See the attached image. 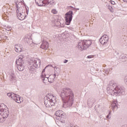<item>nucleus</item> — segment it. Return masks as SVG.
<instances>
[{
    "label": "nucleus",
    "instance_id": "a18cd8bd",
    "mask_svg": "<svg viewBox=\"0 0 127 127\" xmlns=\"http://www.w3.org/2000/svg\"><path fill=\"white\" fill-rule=\"evenodd\" d=\"M123 127H127V125L124 126Z\"/></svg>",
    "mask_w": 127,
    "mask_h": 127
},
{
    "label": "nucleus",
    "instance_id": "dca6fc26",
    "mask_svg": "<svg viewBox=\"0 0 127 127\" xmlns=\"http://www.w3.org/2000/svg\"><path fill=\"white\" fill-rule=\"evenodd\" d=\"M17 12V16L20 20H23V19H25V16L22 15L21 13L19 12V10H16Z\"/></svg>",
    "mask_w": 127,
    "mask_h": 127
},
{
    "label": "nucleus",
    "instance_id": "39448f33",
    "mask_svg": "<svg viewBox=\"0 0 127 127\" xmlns=\"http://www.w3.org/2000/svg\"><path fill=\"white\" fill-rule=\"evenodd\" d=\"M7 95L8 96L9 98H11L14 101H15L16 103L20 104L23 101V98L19 96V95L14 94V93H8Z\"/></svg>",
    "mask_w": 127,
    "mask_h": 127
},
{
    "label": "nucleus",
    "instance_id": "c756f323",
    "mask_svg": "<svg viewBox=\"0 0 127 127\" xmlns=\"http://www.w3.org/2000/svg\"><path fill=\"white\" fill-rule=\"evenodd\" d=\"M107 7L108 9L110 10V11L113 12V7H112L111 6L108 5Z\"/></svg>",
    "mask_w": 127,
    "mask_h": 127
},
{
    "label": "nucleus",
    "instance_id": "ea45409f",
    "mask_svg": "<svg viewBox=\"0 0 127 127\" xmlns=\"http://www.w3.org/2000/svg\"><path fill=\"white\" fill-rule=\"evenodd\" d=\"M56 22H57L58 24H60V22L59 21L57 22V21H56L55 23H56Z\"/></svg>",
    "mask_w": 127,
    "mask_h": 127
},
{
    "label": "nucleus",
    "instance_id": "5701e85b",
    "mask_svg": "<svg viewBox=\"0 0 127 127\" xmlns=\"http://www.w3.org/2000/svg\"><path fill=\"white\" fill-rule=\"evenodd\" d=\"M48 99H49L51 103H54V101L56 100V97H55V96H53V95H50V97H49Z\"/></svg>",
    "mask_w": 127,
    "mask_h": 127
},
{
    "label": "nucleus",
    "instance_id": "49530a36",
    "mask_svg": "<svg viewBox=\"0 0 127 127\" xmlns=\"http://www.w3.org/2000/svg\"><path fill=\"white\" fill-rule=\"evenodd\" d=\"M46 78H49V77L46 76Z\"/></svg>",
    "mask_w": 127,
    "mask_h": 127
},
{
    "label": "nucleus",
    "instance_id": "a878e982",
    "mask_svg": "<svg viewBox=\"0 0 127 127\" xmlns=\"http://www.w3.org/2000/svg\"><path fill=\"white\" fill-rule=\"evenodd\" d=\"M111 116H112V112L110 111L109 113V114L107 116H106L107 120H110V119H111Z\"/></svg>",
    "mask_w": 127,
    "mask_h": 127
},
{
    "label": "nucleus",
    "instance_id": "c9c22d12",
    "mask_svg": "<svg viewBox=\"0 0 127 127\" xmlns=\"http://www.w3.org/2000/svg\"><path fill=\"white\" fill-rule=\"evenodd\" d=\"M110 2L112 4H116V3L114 1H113V0H111L110 1Z\"/></svg>",
    "mask_w": 127,
    "mask_h": 127
},
{
    "label": "nucleus",
    "instance_id": "6e6552de",
    "mask_svg": "<svg viewBox=\"0 0 127 127\" xmlns=\"http://www.w3.org/2000/svg\"><path fill=\"white\" fill-rule=\"evenodd\" d=\"M109 39H110L109 36H108L107 35H104L100 39V42L103 45H105V44H107V43H108Z\"/></svg>",
    "mask_w": 127,
    "mask_h": 127
},
{
    "label": "nucleus",
    "instance_id": "412c9836",
    "mask_svg": "<svg viewBox=\"0 0 127 127\" xmlns=\"http://www.w3.org/2000/svg\"><path fill=\"white\" fill-rule=\"evenodd\" d=\"M25 41H26L29 45H30V44H33V42H32L31 38H25Z\"/></svg>",
    "mask_w": 127,
    "mask_h": 127
},
{
    "label": "nucleus",
    "instance_id": "c03bdc74",
    "mask_svg": "<svg viewBox=\"0 0 127 127\" xmlns=\"http://www.w3.org/2000/svg\"><path fill=\"white\" fill-rule=\"evenodd\" d=\"M48 97L47 96L45 97V99H48Z\"/></svg>",
    "mask_w": 127,
    "mask_h": 127
},
{
    "label": "nucleus",
    "instance_id": "e433bc0d",
    "mask_svg": "<svg viewBox=\"0 0 127 127\" xmlns=\"http://www.w3.org/2000/svg\"><path fill=\"white\" fill-rule=\"evenodd\" d=\"M67 62H68V60H65L64 61V63H65V64L67 63Z\"/></svg>",
    "mask_w": 127,
    "mask_h": 127
},
{
    "label": "nucleus",
    "instance_id": "f8f14e48",
    "mask_svg": "<svg viewBox=\"0 0 127 127\" xmlns=\"http://www.w3.org/2000/svg\"><path fill=\"white\" fill-rule=\"evenodd\" d=\"M44 104L47 108H50L55 105V103L51 102L49 99L45 100L44 101Z\"/></svg>",
    "mask_w": 127,
    "mask_h": 127
},
{
    "label": "nucleus",
    "instance_id": "a19ab883",
    "mask_svg": "<svg viewBox=\"0 0 127 127\" xmlns=\"http://www.w3.org/2000/svg\"><path fill=\"white\" fill-rule=\"evenodd\" d=\"M87 58H92V56H88Z\"/></svg>",
    "mask_w": 127,
    "mask_h": 127
},
{
    "label": "nucleus",
    "instance_id": "b1692460",
    "mask_svg": "<svg viewBox=\"0 0 127 127\" xmlns=\"http://www.w3.org/2000/svg\"><path fill=\"white\" fill-rule=\"evenodd\" d=\"M51 64H49L48 65L46 66V67L43 70L42 72V78H44V76H45V73H44V72H45V69L47 68V67H49V66H51Z\"/></svg>",
    "mask_w": 127,
    "mask_h": 127
},
{
    "label": "nucleus",
    "instance_id": "f257e3e1",
    "mask_svg": "<svg viewBox=\"0 0 127 127\" xmlns=\"http://www.w3.org/2000/svg\"><path fill=\"white\" fill-rule=\"evenodd\" d=\"M60 96L64 103V106L65 107H72L74 104V93L72 89L69 88H63L61 91Z\"/></svg>",
    "mask_w": 127,
    "mask_h": 127
},
{
    "label": "nucleus",
    "instance_id": "603ef678",
    "mask_svg": "<svg viewBox=\"0 0 127 127\" xmlns=\"http://www.w3.org/2000/svg\"><path fill=\"white\" fill-rule=\"evenodd\" d=\"M71 127H73V126H71Z\"/></svg>",
    "mask_w": 127,
    "mask_h": 127
},
{
    "label": "nucleus",
    "instance_id": "f704fd0d",
    "mask_svg": "<svg viewBox=\"0 0 127 127\" xmlns=\"http://www.w3.org/2000/svg\"><path fill=\"white\" fill-rule=\"evenodd\" d=\"M38 0H39V2H40V0H35V2H36V4H37V5L39 4Z\"/></svg>",
    "mask_w": 127,
    "mask_h": 127
},
{
    "label": "nucleus",
    "instance_id": "cd10ccee",
    "mask_svg": "<svg viewBox=\"0 0 127 127\" xmlns=\"http://www.w3.org/2000/svg\"><path fill=\"white\" fill-rule=\"evenodd\" d=\"M43 81H47V80L49 81V77H46V75L45 74V76L44 77H42Z\"/></svg>",
    "mask_w": 127,
    "mask_h": 127
},
{
    "label": "nucleus",
    "instance_id": "bb28decb",
    "mask_svg": "<svg viewBox=\"0 0 127 127\" xmlns=\"http://www.w3.org/2000/svg\"><path fill=\"white\" fill-rule=\"evenodd\" d=\"M110 71H111V69H110V68H108L107 69H104L103 70V72H105L107 75H109V74H110Z\"/></svg>",
    "mask_w": 127,
    "mask_h": 127
},
{
    "label": "nucleus",
    "instance_id": "473e14b6",
    "mask_svg": "<svg viewBox=\"0 0 127 127\" xmlns=\"http://www.w3.org/2000/svg\"><path fill=\"white\" fill-rule=\"evenodd\" d=\"M121 59L124 60V59H127V57L125 55H121Z\"/></svg>",
    "mask_w": 127,
    "mask_h": 127
},
{
    "label": "nucleus",
    "instance_id": "7c9ffc66",
    "mask_svg": "<svg viewBox=\"0 0 127 127\" xmlns=\"http://www.w3.org/2000/svg\"><path fill=\"white\" fill-rule=\"evenodd\" d=\"M69 7H70V8H73L72 10H79V9H80L79 8H76L75 7H73V6H70Z\"/></svg>",
    "mask_w": 127,
    "mask_h": 127
},
{
    "label": "nucleus",
    "instance_id": "4be33fe9",
    "mask_svg": "<svg viewBox=\"0 0 127 127\" xmlns=\"http://www.w3.org/2000/svg\"><path fill=\"white\" fill-rule=\"evenodd\" d=\"M15 79V75L14 73L11 72L9 76V80L10 81H13Z\"/></svg>",
    "mask_w": 127,
    "mask_h": 127
},
{
    "label": "nucleus",
    "instance_id": "c85d7f7f",
    "mask_svg": "<svg viewBox=\"0 0 127 127\" xmlns=\"http://www.w3.org/2000/svg\"><path fill=\"white\" fill-rule=\"evenodd\" d=\"M3 122H4V119L2 118V116L0 115V123H3Z\"/></svg>",
    "mask_w": 127,
    "mask_h": 127
},
{
    "label": "nucleus",
    "instance_id": "20e7f679",
    "mask_svg": "<svg viewBox=\"0 0 127 127\" xmlns=\"http://www.w3.org/2000/svg\"><path fill=\"white\" fill-rule=\"evenodd\" d=\"M30 65H32L30 67V71H35L37 67H40V60L36 59L32 60L29 62Z\"/></svg>",
    "mask_w": 127,
    "mask_h": 127
},
{
    "label": "nucleus",
    "instance_id": "de8ad7c7",
    "mask_svg": "<svg viewBox=\"0 0 127 127\" xmlns=\"http://www.w3.org/2000/svg\"><path fill=\"white\" fill-rule=\"evenodd\" d=\"M127 0H123V1H126Z\"/></svg>",
    "mask_w": 127,
    "mask_h": 127
},
{
    "label": "nucleus",
    "instance_id": "09e8293b",
    "mask_svg": "<svg viewBox=\"0 0 127 127\" xmlns=\"http://www.w3.org/2000/svg\"><path fill=\"white\" fill-rule=\"evenodd\" d=\"M10 29H11V28H9V30H10Z\"/></svg>",
    "mask_w": 127,
    "mask_h": 127
},
{
    "label": "nucleus",
    "instance_id": "4c0bfd02",
    "mask_svg": "<svg viewBox=\"0 0 127 127\" xmlns=\"http://www.w3.org/2000/svg\"><path fill=\"white\" fill-rule=\"evenodd\" d=\"M25 8H26V13L27 14H28V10H27V8L25 7Z\"/></svg>",
    "mask_w": 127,
    "mask_h": 127
},
{
    "label": "nucleus",
    "instance_id": "423d86ee",
    "mask_svg": "<svg viewBox=\"0 0 127 127\" xmlns=\"http://www.w3.org/2000/svg\"><path fill=\"white\" fill-rule=\"evenodd\" d=\"M72 19L73 11L69 10L65 14V24L66 25H70V23H71V21H72Z\"/></svg>",
    "mask_w": 127,
    "mask_h": 127
},
{
    "label": "nucleus",
    "instance_id": "7ed1b4c3",
    "mask_svg": "<svg viewBox=\"0 0 127 127\" xmlns=\"http://www.w3.org/2000/svg\"><path fill=\"white\" fill-rule=\"evenodd\" d=\"M91 45H92L91 40H82L78 42L76 47H77L78 50L83 51V50H86V49L89 48Z\"/></svg>",
    "mask_w": 127,
    "mask_h": 127
},
{
    "label": "nucleus",
    "instance_id": "79ce46f5",
    "mask_svg": "<svg viewBox=\"0 0 127 127\" xmlns=\"http://www.w3.org/2000/svg\"><path fill=\"white\" fill-rule=\"evenodd\" d=\"M42 5H43V4H42V5L41 4H40V5L38 4V6H42Z\"/></svg>",
    "mask_w": 127,
    "mask_h": 127
},
{
    "label": "nucleus",
    "instance_id": "aec40b11",
    "mask_svg": "<svg viewBox=\"0 0 127 127\" xmlns=\"http://www.w3.org/2000/svg\"><path fill=\"white\" fill-rule=\"evenodd\" d=\"M17 68L19 71H23L24 70V64H17Z\"/></svg>",
    "mask_w": 127,
    "mask_h": 127
},
{
    "label": "nucleus",
    "instance_id": "3c124183",
    "mask_svg": "<svg viewBox=\"0 0 127 127\" xmlns=\"http://www.w3.org/2000/svg\"><path fill=\"white\" fill-rule=\"evenodd\" d=\"M0 107H1V105H0Z\"/></svg>",
    "mask_w": 127,
    "mask_h": 127
},
{
    "label": "nucleus",
    "instance_id": "6ab92c4d",
    "mask_svg": "<svg viewBox=\"0 0 127 127\" xmlns=\"http://www.w3.org/2000/svg\"><path fill=\"white\" fill-rule=\"evenodd\" d=\"M55 78H56V76H54V74L53 75H50L49 78V82L50 83H53L55 80Z\"/></svg>",
    "mask_w": 127,
    "mask_h": 127
},
{
    "label": "nucleus",
    "instance_id": "37998d69",
    "mask_svg": "<svg viewBox=\"0 0 127 127\" xmlns=\"http://www.w3.org/2000/svg\"><path fill=\"white\" fill-rule=\"evenodd\" d=\"M100 118H103V116H102V115H100Z\"/></svg>",
    "mask_w": 127,
    "mask_h": 127
},
{
    "label": "nucleus",
    "instance_id": "ddd939ff",
    "mask_svg": "<svg viewBox=\"0 0 127 127\" xmlns=\"http://www.w3.org/2000/svg\"><path fill=\"white\" fill-rule=\"evenodd\" d=\"M43 4H45V5H47L48 4H52V5H54L55 4V2L53 0H44L42 1Z\"/></svg>",
    "mask_w": 127,
    "mask_h": 127
},
{
    "label": "nucleus",
    "instance_id": "0eeeda50",
    "mask_svg": "<svg viewBox=\"0 0 127 127\" xmlns=\"http://www.w3.org/2000/svg\"><path fill=\"white\" fill-rule=\"evenodd\" d=\"M6 108H0V112H1L0 113V116H2V118L4 119V122L5 121V119L8 117V115H9V112L8 111V108L5 106Z\"/></svg>",
    "mask_w": 127,
    "mask_h": 127
},
{
    "label": "nucleus",
    "instance_id": "2eb2a0df",
    "mask_svg": "<svg viewBox=\"0 0 127 127\" xmlns=\"http://www.w3.org/2000/svg\"><path fill=\"white\" fill-rule=\"evenodd\" d=\"M118 101L114 100L113 102L111 104L113 111H117V110H118Z\"/></svg>",
    "mask_w": 127,
    "mask_h": 127
},
{
    "label": "nucleus",
    "instance_id": "9b49d317",
    "mask_svg": "<svg viewBox=\"0 0 127 127\" xmlns=\"http://www.w3.org/2000/svg\"><path fill=\"white\" fill-rule=\"evenodd\" d=\"M48 47H49V43H48V42L43 41L42 42V45L40 46V48L46 50V49H47Z\"/></svg>",
    "mask_w": 127,
    "mask_h": 127
},
{
    "label": "nucleus",
    "instance_id": "393cba45",
    "mask_svg": "<svg viewBox=\"0 0 127 127\" xmlns=\"http://www.w3.org/2000/svg\"><path fill=\"white\" fill-rule=\"evenodd\" d=\"M15 4L16 7V10H19V7H18V4H19V2L17 0H15Z\"/></svg>",
    "mask_w": 127,
    "mask_h": 127
},
{
    "label": "nucleus",
    "instance_id": "4468645a",
    "mask_svg": "<svg viewBox=\"0 0 127 127\" xmlns=\"http://www.w3.org/2000/svg\"><path fill=\"white\" fill-rule=\"evenodd\" d=\"M51 66L53 67V68H54V76H59V74H60L61 70L59 67H58L57 66H53L51 64Z\"/></svg>",
    "mask_w": 127,
    "mask_h": 127
},
{
    "label": "nucleus",
    "instance_id": "1a4fd4ad",
    "mask_svg": "<svg viewBox=\"0 0 127 127\" xmlns=\"http://www.w3.org/2000/svg\"><path fill=\"white\" fill-rule=\"evenodd\" d=\"M55 115L57 117V120H59V118H62V119H64V118H65V114H64V113H63V111L61 110L57 111L55 113Z\"/></svg>",
    "mask_w": 127,
    "mask_h": 127
},
{
    "label": "nucleus",
    "instance_id": "9d476101",
    "mask_svg": "<svg viewBox=\"0 0 127 127\" xmlns=\"http://www.w3.org/2000/svg\"><path fill=\"white\" fill-rule=\"evenodd\" d=\"M96 100L95 98L90 97L87 100V105L89 107V108H92L93 107V105L95 104Z\"/></svg>",
    "mask_w": 127,
    "mask_h": 127
},
{
    "label": "nucleus",
    "instance_id": "58836bf2",
    "mask_svg": "<svg viewBox=\"0 0 127 127\" xmlns=\"http://www.w3.org/2000/svg\"><path fill=\"white\" fill-rule=\"evenodd\" d=\"M29 45H30V46H31V47H33V46H34V43H33V44H30Z\"/></svg>",
    "mask_w": 127,
    "mask_h": 127
},
{
    "label": "nucleus",
    "instance_id": "f3484780",
    "mask_svg": "<svg viewBox=\"0 0 127 127\" xmlns=\"http://www.w3.org/2000/svg\"><path fill=\"white\" fill-rule=\"evenodd\" d=\"M16 65H21L24 64V61H23V58H21V57H19L16 61Z\"/></svg>",
    "mask_w": 127,
    "mask_h": 127
},
{
    "label": "nucleus",
    "instance_id": "2f4dec72",
    "mask_svg": "<svg viewBox=\"0 0 127 127\" xmlns=\"http://www.w3.org/2000/svg\"><path fill=\"white\" fill-rule=\"evenodd\" d=\"M52 13H54V14L57 13V10H56V9H54L52 10Z\"/></svg>",
    "mask_w": 127,
    "mask_h": 127
},
{
    "label": "nucleus",
    "instance_id": "a211bd4d",
    "mask_svg": "<svg viewBox=\"0 0 127 127\" xmlns=\"http://www.w3.org/2000/svg\"><path fill=\"white\" fill-rule=\"evenodd\" d=\"M15 50L16 52H21L22 51V47L20 45H15Z\"/></svg>",
    "mask_w": 127,
    "mask_h": 127
},
{
    "label": "nucleus",
    "instance_id": "72a5a7b5",
    "mask_svg": "<svg viewBox=\"0 0 127 127\" xmlns=\"http://www.w3.org/2000/svg\"><path fill=\"white\" fill-rule=\"evenodd\" d=\"M124 81L125 84L127 85V76H125L124 78Z\"/></svg>",
    "mask_w": 127,
    "mask_h": 127
},
{
    "label": "nucleus",
    "instance_id": "f03ea898",
    "mask_svg": "<svg viewBox=\"0 0 127 127\" xmlns=\"http://www.w3.org/2000/svg\"><path fill=\"white\" fill-rule=\"evenodd\" d=\"M107 93L111 96L117 97V96H121L125 95L126 93V88L121 86L117 85L114 80H111L109 82V84L107 88Z\"/></svg>",
    "mask_w": 127,
    "mask_h": 127
},
{
    "label": "nucleus",
    "instance_id": "8fccbe9b",
    "mask_svg": "<svg viewBox=\"0 0 127 127\" xmlns=\"http://www.w3.org/2000/svg\"><path fill=\"white\" fill-rule=\"evenodd\" d=\"M0 114H1V112H0Z\"/></svg>",
    "mask_w": 127,
    "mask_h": 127
}]
</instances>
